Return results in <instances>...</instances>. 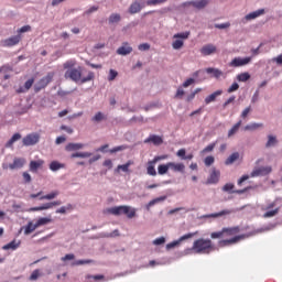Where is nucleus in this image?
<instances>
[{
  "label": "nucleus",
  "mask_w": 282,
  "mask_h": 282,
  "mask_svg": "<svg viewBox=\"0 0 282 282\" xmlns=\"http://www.w3.org/2000/svg\"><path fill=\"white\" fill-rule=\"evenodd\" d=\"M192 250L195 254H210L215 246H213V240L199 238L193 242Z\"/></svg>",
  "instance_id": "nucleus-1"
},
{
  "label": "nucleus",
  "mask_w": 282,
  "mask_h": 282,
  "mask_svg": "<svg viewBox=\"0 0 282 282\" xmlns=\"http://www.w3.org/2000/svg\"><path fill=\"white\" fill-rule=\"evenodd\" d=\"M108 213L110 215H115L116 217H120V215H126L128 219H133V217H135V208L127 205L108 208Z\"/></svg>",
  "instance_id": "nucleus-2"
},
{
  "label": "nucleus",
  "mask_w": 282,
  "mask_h": 282,
  "mask_svg": "<svg viewBox=\"0 0 282 282\" xmlns=\"http://www.w3.org/2000/svg\"><path fill=\"white\" fill-rule=\"evenodd\" d=\"M191 36V32L176 33L173 35V39H176L172 43L173 50H182L184 47V41Z\"/></svg>",
  "instance_id": "nucleus-3"
},
{
  "label": "nucleus",
  "mask_w": 282,
  "mask_h": 282,
  "mask_svg": "<svg viewBox=\"0 0 282 282\" xmlns=\"http://www.w3.org/2000/svg\"><path fill=\"white\" fill-rule=\"evenodd\" d=\"M272 173V166H260L254 167L250 174V177H264L265 175H270Z\"/></svg>",
  "instance_id": "nucleus-4"
},
{
  "label": "nucleus",
  "mask_w": 282,
  "mask_h": 282,
  "mask_svg": "<svg viewBox=\"0 0 282 282\" xmlns=\"http://www.w3.org/2000/svg\"><path fill=\"white\" fill-rule=\"evenodd\" d=\"M54 79V73H48L45 77L40 79L35 85L34 89L36 93L41 91V89H45L47 85Z\"/></svg>",
  "instance_id": "nucleus-5"
},
{
  "label": "nucleus",
  "mask_w": 282,
  "mask_h": 282,
  "mask_svg": "<svg viewBox=\"0 0 282 282\" xmlns=\"http://www.w3.org/2000/svg\"><path fill=\"white\" fill-rule=\"evenodd\" d=\"M65 78H69L74 83H78L83 78V72L77 68H70L65 72Z\"/></svg>",
  "instance_id": "nucleus-6"
},
{
  "label": "nucleus",
  "mask_w": 282,
  "mask_h": 282,
  "mask_svg": "<svg viewBox=\"0 0 282 282\" xmlns=\"http://www.w3.org/2000/svg\"><path fill=\"white\" fill-rule=\"evenodd\" d=\"M195 235H197V231L196 232H189V234H186V235L182 236L180 239L167 243L166 245V250H173V248H177V246H180L182 243V241H186V239H193V237H195Z\"/></svg>",
  "instance_id": "nucleus-7"
},
{
  "label": "nucleus",
  "mask_w": 282,
  "mask_h": 282,
  "mask_svg": "<svg viewBox=\"0 0 282 282\" xmlns=\"http://www.w3.org/2000/svg\"><path fill=\"white\" fill-rule=\"evenodd\" d=\"M39 140H41L39 133H30L22 139V142L24 147H34V144H39Z\"/></svg>",
  "instance_id": "nucleus-8"
},
{
  "label": "nucleus",
  "mask_w": 282,
  "mask_h": 282,
  "mask_svg": "<svg viewBox=\"0 0 282 282\" xmlns=\"http://www.w3.org/2000/svg\"><path fill=\"white\" fill-rule=\"evenodd\" d=\"M160 160H166V156H155L152 161L148 162V167H147L148 175H152V177H155V175H158V172L155 171V164H158Z\"/></svg>",
  "instance_id": "nucleus-9"
},
{
  "label": "nucleus",
  "mask_w": 282,
  "mask_h": 282,
  "mask_svg": "<svg viewBox=\"0 0 282 282\" xmlns=\"http://www.w3.org/2000/svg\"><path fill=\"white\" fill-rule=\"evenodd\" d=\"M21 43V35H15L8 37L6 40H2L0 42L1 47H14V45H19Z\"/></svg>",
  "instance_id": "nucleus-10"
},
{
  "label": "nucleus",
  "mask_w": 282,
  "mask_h": 282,
  "mask_svg": "<svg viewBox=\"0 0 282 282\" xmlns=\"http://www.w3.org/2000/svg\"><path fill=\"white\" fill-rule=\"evenodd\" d=\"M251 61L252 57H236L229 63V65L230 67H243L245 65H248Z\"/></svg>",
  "instance_id": "nucleus-11"
},
{
  "label": "nucleus",
  "mask_w": 282,
  "mask_h": 282,
  "mask_svg": "<svg viewBox=\"0 0 282 282\" xmlns=\"http://www.w3.org/2000/svg\"><path fill=\"white\" fill-rule=\"evenodd\" d=\"M202 56H210L217 54V46L215 44H206L200 48Z\"/></svg>",
  "instance_id": "nucleus-12"
},
{
  "label": "nucleus",
  "mask_w": 282,
  "mask_h": 282,
  "mask_svg": "<svg viewBox=\"0 0 282 282\" xmlns=\"http://www.w3.org/2000/svg\"><path fill=\"white\" fill-rule=\"evenodd\" d=\"M219 177H221V172L214 167L209 174V177L207 178L206 184H218Z\"/></svg>",
  "instance_id": "nucleus-13"
},
{
  "label": "nucleus",
  "mask_w": 282,
  "mask_h": 282,
  "mask_svg": "<svg viewBox=\"0 0 282 282\" xmlns=\"http://www.w3.org/2000/svg\"><path fill=\"white\" fill-rule=\"evenodd\" d=\"M246 237L248 236L247 235L235 236L231 239L221 240L219 245L223 247L232 246V243H239V241H242V239H246Z\"/></svg>",
  "instance_id": "nucleus-14"
},
{
  "label": "nucleus",
  "mask_w": 282,
  "mask_h": 282,
  "mask_svg": "<svg viewBox=\"0 0 282 282\" xmlns=\"http://www.w3.org/2000/svg\"><path fill=\"white\" fill-rule=\"evenodd\" d=\"M234 188H235V184L232 183H227L223 186L224 193H236L237 195H243V193L248 191V187L243 189H236V191H234Z\"/></svg>",
  "instance_id": "nucleus-15"
},
{
  "label": "nucleus",
  "mask_w": 282,
  "mask_h": 282,
  "mask_svg": "<svg viewBox=\"0 0 282 282\" xmlns=\"http://www.w3.org/2000/svg\"><path fill=\"white\" fill-rule=\"evenodd\" d=\"M25 159L24 158H14L13 162L9 164V169L11 171H15L17 169H23L25 166Z\"/></svg>",
  "instance_id": "nucleus-16"
},
{
  "label": "nucleus",
  "mask_w": 282,
  "mask_h": 282,
  "mask_svg": "<svg viewBox=\"0 0 282 282\" xmlns=\"http://www.w3.org/2000/svg\"><path fill=\"white\" fill-rule=\"evenodd\" d=\"M133 52V47L129 45V42H123L122 45L117 50V54L119 56H128V54H131Z\"/></svg>",
  "instance_id": "nucleus-17"
},
{
  "label": "nucleus",
  "mask_w": 282,
  "mask_h": 282,
  "mask_svg": "<svg viewBox=\"0 0 282 282\" xmlns=\"http://www.w3.org/2000/svg\"><path fill=\"white\" fill-rule=\"evenodd\" d=\"M223 232H224L225 237H235V235H239V232H241V228H239V226L224 227Z\"/></svg>",
  "instance_id": "nucleus-18"
},
{
  "label": "nucleus",
  "mask_w": 282,
  "mask_h": 282,
  "mask_svg": "<svg viewBox=\"0 0 282 282\" xmlns=\"http://www.w3.org/2000/svg\"><path fill=\"white\" fill-rule=\"evenodd\" d=\"M44 164H45V161H43V160L31 161L29 169H30L31 173H36L39 171V169L43 167Z\"/></svg>",
  "instance_id": "nucleus-19"
},
{
  "label": "nucleus",
  "mask_w": 282,
  "mask_h": 282,
  "mask_svg": "<svg viewBox=\"0 0 282 282\" xmlns=\"http://www.w3.org/2000/svg\"><path fill=\"white\" fill-rule=\"evenodd\" d=\"M262 14H265V9H259L257 11L250 12L245 17L246 21H253V19H259V17H262Z\"/></svg>",
  "instance_id": "nucleus-20"
},
{
  "label": "nucleus",
  "mask_w": 282,
  "mask_h": 282,
  "mask_svg": "<svg viewBox=\"0 0 282 282\" xmlns=\"http://www.w3.org/2000/svg\"><path fill=\"white\" fill-rule=\"evenodd\" d=\"M169 166L174 173H184L186 165L184 163H173L169 162Z\"/></svg>",
  "instance_id": "nucleus-21"
},
{
  "label": "nucleus",
  "mask_w": 282,
  "mask_h": 282,
  "mask_svg": "<svg viewBox=\"0 0 282 282\" xmlns=\"http://www.w3.org/2000/svg\"><path fill=\"white\" fill-rule=\"evenodd\" d=\"M221 94H224V90L214 91L205 98V104L210 105V102H215V100H217L218 96H221Z\"/></svg>",
  "instance_id": "nucleus-22"
},
{
  "label": "nucleus",
  "mask_w": 282,
  "mask_h": 282,
  "mask_svg": "<svg viewBox=\"0 0 282 282\" xmlns=\"http://www.w3.org/2000/svg\"><path fill=\"white\" fill-rule=\"evenodd\" d=\"M143 8H144V6L140 4L139 1H134V2L131 3V6L129 8V13L130 14H138V12H140Z\"/></svg>",
  "instance_id": "nucleus-23"
},
{
  "label": "nucleus",
  "mask_w": 282,
  "mask_h": 282,
  "mask_svg": "<svg viewBox=\"0 0 282 282\" xmlns=\"http://www.w3.org/2000/svg\"><path fill=\"white\" fill-rule=\"evenodd\" d=\"M32 85H34V78L28 79L24 84V87H20L17 93L18 94H25V91H30L32 89Z\"/></svg>",
  "instance_id": "nucleus-24"
},
{
  "label": "nucleus",
  "mask_w": 282,
  "mask_h": 282,
  "mask_svg": "<svg viewBox=\"0 0 282 282\" xmlns=\"http://www.w3.org/2000/svg\"><path fill=\"white\" fill-rule=\"evenodd\" d=\"M232 210L230 209H223L221 212L209 214L206 217L217 219V217H226V215H231Z\"/></svg>",
  "instance_id": "nucleus-25"
},
{
  "label": "nucleus",
  "mask_w": 282,
  "mask_h": 282,
  "mask_svg": "<svg viewBox=\"0 0 282 282\" xmlns=\"http://www.w3.org/2000/svg\"><path fill=\"white\" fill-rule=\"evenodd\" d=\"M206 72L207 74H213L214 78H221V76H224V72H221L219 68L208 67L206 68Z\"/></svg>",
  "instance_id": "nucleus-26"
},
{
  "label": "nucleus",
  "mask_w": 282,
  "mask_h": 282,
  "mask_svg": "<svg viewBox=\"0 0 282 282\" xmlns=\"http://www.w3.org/2000/svg\"><path fill=\"white\" fill-rule=\"evenodd\" d=\"M192 6L197 10H204L208 6V0H194L192 1Z\"/></svg>",
  "instance_id": "nucleus-27"
},
{
  "label": "nucleus",
  "mask_w": 282,
  "mask_h": 282,
  "mask_svg": "<svg viewBox=\"0 0 282 282\" xmlns=\"http://www.w3.org/2000/svg\"><path fill=\"white\" fill-rule=\"evenodd\" d=\"M21 246V241L12 240L11 242L4 245L2 250H17Z\"/></svg>",
  "instance_id": "nucleus-28"
},
{
  "label": "nucleus",
  "mask_w": 282,
  "mask_h": 282,
  "mask_svg": "<svg viewBox=\"0 0 282 282\" xmlns=\"http://www.w3.org/2000/svg\"><path fill=\"white\" fill-rule=\"evenodd\" d=\"M85 147V144L83 143H68L65 147L66 151H80V149H83Z\"/></svg>",
  "instance_id": "nucleus-29"
},
{
  "label": "nucleus",
  "mask_w": 282,
  "mask_h": 282,
  "mask_svg": "<svg viewBox=\"0 0 282 282\" xmlns=\"http://www.w3.org/2000/svg\"><path fill=\"white\" fill-rule=\"evenodd\" d=\"M144 142H152V144H162L164 141L162 140V137L152 134L148 139H145Z\"/></svg>",
  "instance_id": "nucleus-30"
},
{
  "label": "nucleus",
  "mask_w": 282,
  "mask_h": 282,
  "mask_svg": "<svg viewBox=\"0 0 282 282\" xmlns=\"http://www.w3.org/2000/svg\"><path fill=\"white\" fill-rule=\"evenodd\" d=\"M133 161L129 160L126 164L118 165L116 171L117 173H120V171H123V173H129V166H132Z\"/></svg>",
  "instance_id": "nucleus-31"
},
{
  "label": "nucleus",
  "mask_w": 282,
  "mask_h": 282,
  "mask_svg": "<svg viewBox=\"0 0 282 282\" xmlns=\"http://www.w3.org/2000/svg\"><path fill=\"white\" fill-rule=\"evenodd\" d=\"M239 159V152H234L230 156H228L225 161V164L227 166H230V164H235L237 160Z\"/></svg>",
  "instance_id": "nucleus-32"
},
{
  "label": "nucleus",
  "mask_w": 282,
  "mask_h": 282,
  "mask_svg": "<svg viewBox=\"0 0 282 282\" xmlns=\"http://www.w3.org/2000/svg\"><path fill=\"white\" fill-rule=\"evenodd\" d=\"M36 228H39V226L35 224H33L32 221L28 223V225L25 226L24 229V235H32V232H34V230H36Z\"/></svg>",
  "instance_id": "nucleus-33"
},
{
  "label": "nucleus",
  "mask_w": 282,
  "mask_h": 282,
  "mask_svg": "<svg viewBox=\"0 0 282 282\" xmlns=\"http://www.w3.org/2000/svg\"><path fill=\"white\" fill-rule=\"evenodd\" d=\"M18 140H21V133H14L11 139L6 143V148L11 149V147L14 144V142H18Z\"/></svg>",
  "instance_id": "nucleus-34"
},
{
  "label": "nucleus",
  "mask_w": 282,
  "mask_h": 282,
  "mask_svg": "<svg viewBox=\"0 0 282 282\" xmlns=\"http://www.w3.org/2000/svg\"><path fill=\"white\" fill-rule=\"evenodd\" d=\"M35 224L37 225V228H41V226H47V224H52V217L39 218Z\"/></svg>",
  "instance_id": "nucleus-35"
},
{
  "label": "nucleus",
  "mask_w": 282,
  "mask_h": 282,
  "mask_svg": "<svg viewBox=\"0 0 282 282\" xmlns=\"http://www.w3.org/2000/svg\"><path fill=\"white\" fill-rule=\"evenodd\" d=\"M242 121L239 120L236 124H234V127H231V129L228 131V138H232V135H235V133H237L239 131V129L241 128Z\"/></svg>",
  "instance_id": "nucleus-36"
},
{
  "label": "nucleus",
  "mask_w": 282,
  "mask_h": 282,
  "mask_svg": "<svg viewBox=\"0 0 282 282\" xmlns=\"http://www.w3.org/2000/svg\"><path fill=\"white\" fill-rule=\"evenodd\" d=\"M263 128V123H250L247 124L243 130L245 131H257V129Z\"/></svg>",
  "instance_id": "nucleus-37"
},
{
  "label": "nucleus",
  "mask_w": 282,
  "mask_h": 282,
  "mask_svg": "<svg viewBox=\"0 0 282 282\" xmlns=\"http://www.w3.org/2000/svg\"><path fill=\"white\" fill-rule=\"evenodd\" d=\"M169 169H171L169 163L159 165L158 167L159 175H166V173H169Z\"/></svg>",
  "instance_id": "nucleus-38"
},
{
  "label": "nucleus",
  "mask_w": 282,
  "mask_h": 282,
  "mask_svg": "<svg viewBox=\"0 0 282 282\" xmlns=\"http://www.w3.org/2000/svg\"><path fill=\"white\" fill-rule=\"evenodd\" d=\"M166 199V196H160L158 198H154L148 203L147 208H151V206H155V204H160V202H164Z\"/></svg>",
  "instance_id": "nucleus-39"
},
{
  "label": "nucleus",
  "mask_w": 282,
  "mask_h": 282,
  "mask_svg": "<svg viewBox=\"0 0 282 282\" xmlns=\"http://www.w3.org/2000/svg\"><path fill=\"white\" fill-rule=\"evenodd\" d=\"M59 193L58 191H55V192H52L50 194H46L44 196H41L40 199L43 200V199H56V197H58Z\"/></svg>",
  "instance_id": "nucleus-40"
},
{
  "label": "nucleus",
  "mask_w": 282,
  "mask_h": 282,
  "mask_svg": "<svg viewBox=\"0 0 282 282\" xmlns=\"http://www.w3.org/2000/svg\"><path fill=\"white\" fill-rule=\"evenodd\" d=\"M64 166H65V165L58 163V161H53V162H51V164H50V170H51V171H58V170L63 169Z\"/></svg>",
  "instance_id": "nucleus-41"
},
{
  "label": "nucleus",
  "mask_w": 282,
  "mask_h": 282,
  "mask_svg": "<svg viewBox=\"0 0 282 282\" xmlns=\"http://www.w3.org/2000/svg\"><path fill=\"white\" fill-rule=\"evenodd\" d=\"M121 17L120 13H112L109 17V23H120Z\"/></svg>",
  "instance_id": "nucleus-42"
},
{
  "label": "nucleus",
  "mask_w": 282,
  "mask_h": 282,
  "mask_svg": "<svg viewBox=\"0 0 282 282\" xmlns=\"http://www.w3.org/2000/svg\"><path fill=\"white\" fill-rule=\"evenodd\" d=\"M237 79L240 82V83H246L248 80H250V74L249 73H241L237 76Z\"/></svg>",
  "instance_id": "nucleus-43"
},
{
  "label": "nucleus",
  "mask_w": 282,
  "mask_h": 282,
  "mask_svg": "<svg viewBox=\"0 0 282 282\" xmlns=\"http://www.w3.org/2000/svg\"><path fill=\"white\" fill-rule=\"evenodd\" d=\"M95 75L94 72H89L88 75L86 77H80V84L84 85V83H89L90 80H94Z\"/></svg>",
  "instance_id": "nucleus-44"
},
{
  "label": "nucleus",
  "mask_w": 282,
  "mask_h": 282,
  "mask_svg": "<svg viewBox=\"0 0 282 282\" xmlns=\"http://www.w3.org/2000/svg\"><path fill=\"white\" fill-rule=\"evenodd\" d=\"M275 215H279V208H275L273 210H269L263 214L264 219H268L270 217H275Z\"/></svg>",
  "instance_id": "nucleus-45"
},
{
  "label": "nucleus",
  "mask_w": 282,
  "mask_h": 282,
  "mask_svg": "<svg viewBox=\"0 0 282 282\" xmlns=\"http://www.w3.org/2000/svg\"><path fill=\"white\" fill-rule=\"evenodd\" d=\"M204 164L205 166H213V164H215V156L213 155L206 156L204 160Z\"/></svg>",
  "instance_id": "nucleus-46"
},
{
  "label": "nucleus",
  "mask_w": 282,
  "mask_h": 282,
  "mask_svg": "<svg viewBox=\"0 0 282 282\" xmlns=\"http://www.w3.org/2000/svg\"><path fill=\"white\" fill-rule=\"evenodd\" d=\"M116 78H118V73L116 69L111 68L108 75L109 83H111L112 80H116Z\"/></svg>",
  "instance_id": "nucleus-47"
},
{
  "label": "nucleus",
  "mask_w": 282,
  "mask_h": 282,
  "mask_svg": "<svg viewBox=\"0 0 282 282\" xmlns=\"http://www.w3.org/2000/svg\"><path fill=\"white\" fill-rule=\"evenodd\" d=\"M274 144H276V137L269 135L268 137V142H267L265 147L270 148V147H274Z\"/></svg>",
  "instance_id": "nucleus-48"
},
{
  "label": "nucleus",
  "mask_w": 282,
  "mask_h": 282,
  "mask_svg": "<svg viewBox=\"0 0 282 282\" xmlns=\"http://www.w3.org/2000/svg\"><path fill=\"white\" fill-rule=\"evenodd\" d=\"M74 207L69 204L67 205L66 207L63 206L61 207L59 209H56V213L57 214H61V215H65V213H67V210H72Z\"/></svg>",
  "instance_id": "nucleus-49"
},
{
  "label": "nucleus",
  "mask_w": 282,
  "mask_h": 282,
  "mask_svg": "<svg viewBox=\"0 0 282 282\" xmlns=\"http://www.w3.org/2000/svg\"><path fill=\"white\" fill-rule=\"evenodd\" d=\"M215 147H217V142L210 143L209 145H207L202 153H210L213 151H215Z\"/></svg>",
  "instance_id": "nucleus-50"
},
{
  "label": "nucleus",
  "mask_w": 282,
  "mask_h": 282,
  "mask_svg": "<svg viewBox=\"0 0 282 282\" xmlns=\"http://www.w3.org/2000/svg\"><path fill=\"white\" fill-rule=\"evenodd\" d=\"M221 237H225L224 229L210 234L212 239H221Z\"/></svg>",
  "instance_id": "nucleus-51"
},
{
  "label": "nucleus",
  "mask_w": 282,
  "mask_h": 282,
  "mask_svg": "<svg viewBox=\"0 0 282 282\" xmlns=\"http://www.w3.org/2000/svg\"><path fill=\"white\" fill-rule=\"evenodd\" d=\"M169 0H148L147 6H160L161 3H166Z\"/></svg>",
  "instance_id": "nucleus-52"
},
{
  "label": "nucleus",
  "mask_w": 282,
  "mask_h": 282,
  "mask_svg": "<svg viewBox=\"0 0 282 282\" xmlns=\"http://www.w3.org/2000/svg\"><path fill=\"white\" fill-rule=\"evenodd\" d=\"M105 120V115H102V112H97L94 117H93V121L94 122H100Z\"/></svg>",
  "instance_id": "nucleus-53"
},
{
  "label": "nucleus",
  "mask_w": 282,
  "mask_h": 282,
  "mask_svg": "<svg viewBox=\"0 0 282 282\" xmlns=\"http://www.w3.org/2000/svg\"><path fill=\"white\" fill-rule=\"evenodd\" d=\"M164 243H166V238H164V237H160V238H156L153 240L154 246H162Z\"/></svg>",
  "instance_id": "nucleus-54"
},
{
  "label": "nucleus",
  "mask_w": 282,
  "mask_h": 282,
  "mask_svg": "<svg viewBox=\"0 0 282 282\" xmlns=\"http://www.w3.org/2000/svg\"><path fill=\"white\" fill-rule=\"evenodd\" d=\"M41 276V271L39 269L34 270L30 275V281H36Z\"/></svg>",
  "instance_id": "nucleus-55"
},
{
  "label": "nucleus",
  "mask_w": 282,
  "mask_h": 282,
  "mask_svg": "<svg viewBox=\"0 0 282 282\" xmlns=\"http://www.w3.org/2000/svg\"><path fill=\"white\" fill-rule=\"evenodd\" d=\"M138 50H140V52H149V50H151V45L149 43H143L138 46Z\"/></svg>",
  "instance_id": "nucleus-56"
},
{
  "label": "nucleus",
  "mask_w": 282,
  "mask_h": 282,
  "mask_svg": "<svg viewBox=\"0 0 282 282\" xmlns=\"http://www.w3.org/2000/svg\"><path fill=\"white\" fill-rule=\"evenodd\" d=\"M75 65H76L75 61H67L66 63H64L63 67L64 69H73Z\"/></svg>",
  "instance_id": "nucleus-57"
},
{
  "label": "nucleus",
  "mask_w": 282,
  "mask_h": 282,
  "mask_svg": "<svg viewBox=\"0 0 282 282\" xmlns=\"http://www.w3.org/2000/svg\"><path fill=\"white\" fill-rule=\"evenodd\" d=\"M191 85H195V78H187L183 84L182 87H191Z\"/></svg>",
  "instance_id": "nucleus-58"
},
{
  "label": "nucleus",
  "mask_w": 282,
  "mask_h": 282,
  "mask_svg": "<svg viewBox=\"0 0 282 282\" xmlns=\"http://www.w3.org/2000/svg\"><path fill=\"white\" fill-rule=\"evenodd\" d=\"M250 111H252V107H247L243 109V111L240 115V118H242L245 120V118H248V115L250 113Z\"/></svg>",
  "instance_id": "nucleus-59"
},
{
  "label": "nucleus",
  "mask_w": 282,
  "mask_h": 282,
  "mask_svg": "<svg viewBox=\"0 0 282 282\" xmlns=\"http://www.w3.org/2000/svg\"><path fill=\"white\" fill-rule=\"evenodd\" d=\"M22 177L24 180V184H30V182H32V176L28 172H23Z\"/></svg>",
  "instance_id": "nucleus-60"
},
{
  "label": "nucleus",
  "mask_w": 282,
  "mask_h": 282,
  "mask_svg": "<svg viewBox=\"0 0 282 282\" xmlns=\"http://www.w3.org/2000/svg\"><path fill=\"white\" fill-rule=\"evenodd\" d=\"M87 263H94V260H77L73 265H86Z\"/></svg>",
  "instance_id": "nucleus-61"
},
{
  "label": "nucleus",
  "mask_w": 282,
  "mask_h": 282,
  "mask_svg": "<svg viewBox=\"0 0 282 282\" xmlns=\"http://www.w3.org/2000/svg\"><path fill=\"white\" fill-rule=\"evenodd\" d=\"M237 97L231 96L229 97L224 104H223V108L226 109L228 107V105H231V102H235Z\"/></svg>",
  "instance_id": "nucleus-62"
},
{
  "label": "nucleus",
  "mask_w": 282,
  "mask_h": 282,
  "mask_svg": "<svg viewBox=\"0 0 282 282\" xmlns=\"http://www.w3.org/2000/svg\"><path fill=\"white\" fill-rule=\"evenodd\" d=\"M239 89V84L234 83L228 89L227 93L228 94H232L234 91H237Z\"/></svg>",
  "instance_id": "nucleus-63"
},
{
  "label": "nucleus",
  "mask_w": 282,
  "mask_h": 282,
  "mask_svg": "<svg viewBox=\"0 0 282 282\" xmlns=\"http://www.w3.org/2000/svg\"><path fill=\"white\" fill-rule=\"evenodd\" d=\"M184 94H185L184 88L178 87L175 94V98H182Z\"/></svg>",
  "instance_id": "nucleus-64"
}]
</instances>
